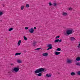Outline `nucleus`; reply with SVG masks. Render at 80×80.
Instances as JSON below:
<instances>
[{
  "mask_svg": "<svg viewBox=\"0 0 80 80\" xmlns=\"http://www.w3.org/2000/svg\"><path fill=\"white\" fill-rule=\"evenodd\" d=\"M37 43V42H35V41H34V42H33L32 43L33 44V46L35 47V44Z\"/></svg>",
  "mask_w": 80,
  "mask_h": 80,
  "instance_id": "obj_17",
  "label": "nucleus"
},
{
  "mask_svg": "<svg viewBox=\"0 0 80 80\" xmlns=\"http://www.w3.org/2000/svg\"><path fill=\"white\" fill-rule=\"evenodd\" d=\"M46 77H51L52 76V75L51 74H47L46 75Z\"/></svg>",
  "mask_w": 80,
  "mask_h": 80,
  "instance_id": "obj_19",
  "label": "nucleus"
},
{
  "mask_svg": "<svg viewBox=\"0 0 80 80\" xmlns=\"http://www.w3.org/2000/svg\"><path fill=\"white\" fill-rule=\"evenodd\" d=\"M6 33H7V32H6Z\"/></svg>",
  "mask_w": 80,
  "mask_h": 80,
  "instance_id": "obj_41",
  "label": "nucleus"
},
{
  "mask_svg": "<svg viewBox=\"0 0 80 80\" xmlns=\"http://www.w3.org/2000/svg\"><path fill=\"white\" fill-rule=\"evenodd\" d=\"M59 38H60V36H57V37H56V39Z\"/></svg>",
  "mask_w": 80,
  "mask_h": 80,
  "instance_id": "obj_33",
  "label": "nucleus"
},
{
  "mask_svg": "<svg viewBox=\"0 0 80 80\" xmlns=\"http://www.w3.org/2000/svg\"><path fill=\"white\" fill-rule=\"evenodd\" d=\"M77 47L80 48V43H79V45Z\"/></svg>",
  "mask_w": 80,
  "mask_h": 80,
  "instance_id": "obj_32",
  "label": "nucleus"
},
{
  "mask_svg": "<svg viewBox=\"0 0 80 80\" xmlns=\"http://www.w3.org/2000/svg\"><path fill=\"white\" fill-rule=\"evenodd\" d=\"M24 7H25L23 6H21V10H23V9H24Z\"/></svg>",
  "mask_w": 80,
  "mask_h": 80,
  "instance_id": "obj_21",
  "label": "nucleus"
},
{
  "mask_svg": "<svg viewBox=\"0 0 80 80\" xmlns=\"http://www.w3.org/2000/svg\"><path fill=\"white\" fill-rule=\"evenodd\" d=\"M57 42H58V39H57L54 41L55 43H57Z\"/></svg>",
  "mask_w": 80,
  "mask_h": 80,
  "instance_id": "obj_23",
  "label": "nucleus"
},
{
  "mask_svg": "<svg viewBox=\"0 0 80 80\" xmlns=\"http://www.w3.org/2000/svg\"><path fill=\"white\" fill-rule=\"evenodd\" d=\"M50 49H52V48H48V49H47V50H50Z\"/></svg>",
  "mask_w": 80,
  "mask_h": 80,
  "instance_id": "obj_36",
  "label": "nucleus"
},
{
  "mask_svg": "<svg viewBox=\"0 0 80 80\" xmlns=\"http://www.w3.org/2000/svg\"><path fill=\"white\" fill-rule=\"evenodd\" d=\"M21 40H19L18 42V46H19V45H20V43H21Z\"/></svg>",
  "mask_w": 80,
  "mask_h": 80,
  "instance_id": "obj_14",
  "label": "nucleus"
},
{
  "mask_svg": "<svg viewBox=\"0 0 80 80\" xmlns=\"http://www.w3.org/2000/svg\"><path fill=\"white\" fill-rule=\"evenodd\" d=\"M26 6L27 8H28V7H29V4H26Z\"/></svg>",
  "mask_w": 80,
  "mask_h": 80,
  "instance_id": "obj_30",
  "label": "nucleus"
},
{
  "mask_svg": "<svg viewBox=\"0 0 80 80\" xmlns=\"http://www.w3.org/2000/svg\"><path fill=\"white\" fill-rule=\"evenodd\" d=\"M19 67H15L13 69H12V73H17V72H18V71H19Z\"/></svg>",
  "mask_w": 80,
  "mask_h": 80,
  "instance_id": "obj_3",
  "label": "nucleus"
},
{
  "mask_svg": "<svg viewBox=\"0 0 80 80\" xmlns=\"http://www.w3.org/2000/svg\"><path fill=\"white\" fill-rule=\"evenodd\" d=\"M70 40L71 41H73V40H75V38L74 37H70Z\"/></svg>",
  "mask_w": 80,
  "mask_h": 80,
  "instance_id": "obj_9",
  "label": "nucleus"
},
{
  "mask_svg": "<svg viewBox=\"0 0 80 80\" xmlns=\"http://www.w3.org/2000/svg\"><path fill=\"white\" fill-rule=\"evenodd\" d=\"M75 64H76V65H77L78 66H80V62H76Z\"/></svg>",
  "mask_w": 80,
  "mask_h": 80,
  "instance_id": "obj_18",
  "label": "nucleus"
},
{
  "mask_svg": "<svg viewBox=\"0 0 80 80\" xmlns=\"http://www.w3.org/2000/svg\"><path fill=\"white\" fill-rule=\"evenodd\" d=\"M43 72H46V70L45 71V68H41L37 69L35 71V73H42Z\"/></svg>",
  "mask_w": 80,
  "mask_h": 80,
  "instance_id": "obj_1",
  "label": "nucleus"
},
{
  "mask_svg": "<svg viewBox=\"0 0 80 80\" xmlns=\"http://www.w3.org/2000/svg\"><path fill=\"white\" fill-rule=\"evenodd\" d=\"M77 74L78 75H80V71H79L77 72Z\"/></svg>",
  "mask_w": 80,
  "mask_h": 80,
  "instance_id": "obj_28",
  "label": "nucleus"
},
{
  "mask_svg": "<svg viewBox=\"0 0 80 80\" xmlns=\"http://www.w3.org/2000/svg\"><path fill=\"white\" fill-rule=\"evenodd\" d=\"M42 55L43 57H47L48 55V54L47 53H43Z\"/></svg>",
  "mask_w": 80,
  "mask_h": 80,
  "instance_id": "obj_6",
  "label": "nucleus"
},
{
  "mask_svg": "<svg viewBox=\"0 0 80 80\" xmlns=\"http://www.w3.org/2000/svg\"><path fill=\"white\" fill-rule=\"evenodd\" d=\"M12 30H13V28H10L8 29L9 32H11V31H12Z\"/></svg>",
  "mask_w": 80,
  "mask_h": 80,
  "instance_id": "obj_22",
  "label": "nucleus"
},
{
  "mask_svg": "<svg viewBox=\"0 0 80 80\" xmlns=\"http://www.w3.org/2000/svg\"><path fill=\"white\" fill-rule=\"evenodd\" d=\"M72 60L69 59H68L67 61V63H72Z\"/></svg>",
  "mask_w": 80,
  "mask_h": 80,
  "instance_id": "obj_5",
  "label": "nucleus"
},
{
  "mask_svg": "<svg viewBox=\"0 0 80 80\" xmlns=\"http://www.w3.org/2000/svg\"><path fill=\"white\" fill-rule=\"evenodd\" d=\"M62 15L63 16H67V15H68V14L66 12H63L62 14Z\"/></svg>",
  "mask_w": 80,
  "mask_h": 80,
  "instance_id": "obj_10",
  "label": "nucleus"
},
{
  "mask_svg": "<svg viewBox=\"0 0 80 80\" xmlns=\"http://www.w3.org/2000/svg\"><path fill=\"white\" fill-rule=\"evenodd\" d=\"M3 14V13L2 12H0V16H2Z\"/></svg>",
  "mask_w": 80,
  "mask_h": 80,
  "instance_id": "obj_27",
  "label": "nucleus"
},
{
  "mask_svg": "<svg viewBox=\"0 0 80 80\" xmlns=\"http://www.w3.org/2000/svg\"><path fill=\"white\" fill-rule=\"evenodd\" d=\"M70 75H72V76H74V75H75V73L72 72L70 74Z\"/></svg>",
  "mask_w": 80,
  "mask_h": 80,
  "instance_id": "obj_13",
  "label": "nucleus"
},
{
  "mask_svg": "<svg viewBox=\"0 0 80 80\" xmlns=\"http://www.w3.org/2000/svg\"><path fill=\"white\" fill-rule=\"evenodd\" d=\"M40 49H42V48H39L36 49H35V50H40Z\"/></svg>",
  "mask_w": 80,
  "mask_h": 80,
  "instance_id": "obj_25",
  "label": "nucleus"
},
{
  "mask_svg": "<svg viewBox=\"0 0 80 80\" xmlns=\"http://www.w3.org/2000/svg\"><path fill=\"white\" fill-rule=\"evenodd\" d=\"M64 35H66V36L69 35L70 34L73 33V30H68L66 31V32L64 31Z\"/></svg>",
  "mask_w": 80,
  "mask_h": 80,
  "instance_id": "obj_2",
  "label": "nucleus"
},
{
  "mask_svg": "<svg viewBox=\"0 0 80 80\" xmlns=\"http://www.w3.org/2000/svg\"><path fill=\"white\" fill-rule=\"evenodd\" d=\"M24 39V40H27V38L26 37L24 36L23 37Z\"/></svg>",
  "mask_w": 80,
  "mask_h": 80,
  "instance_id": "obj_24",
  "label": "nucleus"
},
{
  "mask_svg": "<svg viewBox=\"0 0 80 80\" xmlns=\"http://www.w3.org/2000/svg\"><path fill=\"white\" fill-rule=\"evenodd\" d=\"M72 10V8H69V10Z\"/></svg>",
  "mask_w": 80,
  "mask_h": 80,
  "instance_id": "obj_35",
  "label": "nucleus"
},
{
  "mask_svg": "<svg viewBox=\"0 0 80 80\" xmlns=\"http://www.w3.org/2000/svg\"><path fill=\"white\" fill-rule=\"evenodd\" d=\"M25 30H28V27H26L25 28Z\"/></svg>",
  "mask_w": 80,
  "mask_h": 80,
  "instance_id": "obj_31",
  "label": "nucleus"
},
{
  "mask_svg": "<svg viewBox=\"0 0 80 80\" xmlns=\"http://www.w3.org/2000/svg\"><path fill=\"white\" fill-rule=\"evenodd\" d=\"M8 73H11V72H8Z\"/></svg>",
  "mask_w": 80,
  "mask_h": 80,
  "instance_id": "obj_39",
  "label": "nucleus"
},
{
  "mask_svg": "<svg viewBox=\"0 0 80 80\" xmlns=\"http://www.w3.org/2000/svg\"><path fill=\"white\" fill-rule=\"evenodd\" d=\"M29 32L31 33H33L34 32V29L33 28H31L29 29Z\"/></svg>",
  "mask_w": 80,
  "mask_h": 80,
  "instance_id": "obj_4",
  "label": "nucleus"
},
{
  "mask_svg": "<svg viewBox=\"0 0 80 80\" xmlns=\"http://www.w3.org/2000/svg\"><path fill=\"white\" fill-rule=\"evenodd\" d=\"M57 51H61V48H58L57 49Z\"/></svg>",
  "mask_w": 80,
  "mask_h": 80,
  "instance_id": "obj_26",
  "label": "nucleus"
},
{
  "mask_svg": "<svg viewBox=\"0 0 80 80\" xmlns=\"http://www.w3.org/2000/svg\"><path fill=\"white\" fill-rule=\"evenodd\" d=\"M10 65L11 66H12V65H13V66H14V64H13V63H11V64Z\"/></svg>",
  "mask_w": 80,
  "mask_h": 80,
  "instance_id": "obj_37",
  "label": "nucleus"
},
{
  "mask_svg": "<svg viewBox=\"0 0 80 80\" xmlns=\"http://www.w3.org/2000/svg\"><path fill=\"white\" fill-rule=\"evenodd\" d=\"M52 5L54 7H56L57 5H58V4L56 3H52Z\"/></svg>",
  "mask_w": 80,
  "mask_h": 80,
  "instance_id": "obj_16",
  "label": "nucleus"
},
{
  "mask_svg": "<svg viewBox=\"0 0 80 80\" xmlns=\"http://www.w3.org/2000/svg\"><path fill=\"white\" fill-rule=\"evenodd\" d=\"M34 30H36V29H37V28L36 27H35L34 28Z\"/></svg>",
  "mask_w": 80,
  "mask_h": 80,
  "instance_id": "obj_38",
  "label": "nucleus"
},
{
  "mask_svg": "<svg viewBox=\"0 0 80 80\" xmlns=\"http://www.w3.org/2000/svg\"><path fill=\"white\" fill-rule=\"evenodd\" d=\"M58 74H59V75L60 74V73H59V72H58Z\"/></svg>",
  "mask_w": 80,
  "mask_h": 80,
  "instance_id": "obj_40",
  "label": "nucleus"
},
{
  "mask_svg": "<svg viewBox=\"0 0 80 80\" xmlns=\"http://www.w3.org/2000/svg\"><path fill=\"white\" fill-rule=\"evenodd\" d=\"M22 53L21 52L20 53H17L15 54V56H17V55H20V54Z\"/></svg>",
  "mask_w": 80,
  "mask_h": 80,
  "instance_id": "obj_15",
  "label": "nucleus"
},
{
  "mask_svg": "<svg viewBox=\"0 0 80 80\" xmlns=\"http://www.w3.org/2000/svg\"><path fill=\"white\" fill-rule=\"evenodd\" d=\"M60 52H58L57 51H55V54L56 55H60L61 53Z\"/></svg>",
  "mask_w": 80,
  "mask_h": 80,
  "instance_id": "obj_7",
  "label": "nucleus"
},
{
  "mask_svg": "<svg viewBox=\"0 0 80 80\" xmlns=\"http://www.w3.org/2000/svg\"><path fill=\"white\" fill-rule=\"evenodd\" d=\"M76 60L77 62H78V61H80V57H78L76 59Z\"/></svg>",
  "mask_w": 80,
  "mask_h": 80,
  "instance_id": "obj_11",
  "label": "nucleus"
},
{
  "mask_svg": "<svg viewBox=\"0 0 80 80\" xmlns=\"http://www.w3.org/2000/svg\"><path fill=\"white\" fill-rule=\"evenodd\" d=\"M37 75H38V76H39L40 77L42 76V73H40L38 74H37Z\"/></svg>",
  "mask_w": 80,
  "mask_h": 80,
  "instance_id": "obj_20",
  "label": "nucleus"
},
{
  "mask_svg": "<svg viewBox=\"0 0 80 80\" xmlns=\"http://www.w3.org/2000/svg\"><path fill=\"white\" fill-rule=\"evenodd\" d=\"M47 47L52 49V45L51 44H48Z\"/></svg>",
  "mask_w": 80,
  "mask_h": 80,
  "instance_id": "obj_8",
  "label": "nucleus"
},
{
  "mask_svg": "<svg viewBox=\"0 0 80 80\" xmlns=\"http://www.w3.org/2000/svg\"><path fill=\"white\" fill-rule=\"evenodd\" d=\"M50 6H52V4L51 3V2H50L49 3Z\"/></svg>",
  "mask_w": 80,
  "mask_h": 80,
  "instance_id": "obj_34",
  "label": "nucleus"
},
{
  "mask_svg": "<svg viewBox=\"0 0 80 80\" xmlns=\"http://www.w3.org/2000/svg\"><path fill=\"white\" fill-rule=\"evenodd\" d=\"M17 62L18 63H22V62L20 60L18 59H17Z\"/></svg>",
  "mask_w": 80,
  "mask_h": 80,
  "instance_id": "obj_12",
  "label": "nucleus"
},
{
  "mask_svg": "<svg viewBox=\"0 0 80 80\" xmlns=\"http://www.w3.org/2000/svg\"><path fill=\"white\" fill-rule=\"evenodd\" d=\"M62 39H60L59 40V39H58V42H59V43H60V42H62Z\"/></svg>",
  "mask_w": 80,
  "mask_h": 80,
  "instance_id": "obj_29",
  "label": "nucleus"
}]
</instances>
